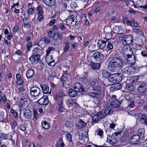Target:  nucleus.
<instances>
[{"label": "nucleus", "mask_w": 147, "mask_h": 147, "mask_svg": "<svg viewBox=\"0 0 147 147\" xmlns=\"http://www.w3.org/2000/svg\"><path fill=\"white\" fill-rule=\"evenodd\" d=\"M26 76L28 79L32 78L34 75V72L32 69H29L26 74Z\"/></svg>", "instance_id": "obj_17"}, {"label": "nucleus", "mask_w": 147, "mask_h": 147, "mask_svg": "<svg viewBox=\"0 0 147 147\" xmlns=\"http://www.w3.org/2000/svg\"><path fill=\"white\" fill-rule=\"evenodd\" d=\"M43 40L46 44H49L50 42V39L47 37L44 38Z\"/></svg>", "instance_id": "obj_59"}, {"label": "nucleus", "mask_w": 147, "mask_h": 147, "mask_svg": "<svg viewBox=\"0 0 147 147\" xmlns=\"http://www.w3.org/2000/svg\"><path fill=\"white\" fill-rule=\"evenodd\" d=\"M98 94L97 92H90L88 93V95L92 97H96Z\"/></svg>", "instance_id": "obj_41"}, {"label": "nucleus", "mask_w": 147, "mask_h": 147, "mask_svg": "<svg viewBox=\"0 0 147 147\" xmlns=\"http://www.w3.org/2000/svg\"><path fill=\"white\" fill-rule=\"evenodd\" d=\"M107 141L110 144H113L117 142V140L116 138L113 135L108 138Z\"/></svg>", "instance_id": "obj_22"}, {"label": "nucleus", "mask_w": 147, "mask_h": 147, "mask_svg": "<svg viewBox=\"0 0 147 147\" xmlns=\"http://www.w3.org/2000/svg\"><path fill=\"white\" fill-rule=\"evenodd\" d=\"M67 140L70 142L72 141V138L71 135L69 133L66 135V136Z\"/></svg>", "instance_id": "obj_60"}, {"label": "nucleus", "mask_w": 147, "mask_h": 147, "mask_svg": "<svg viewBox=\"0 0 147 147\" xmlns=\"http://www.w3.org/2000/svg\"><path fill=\"white\" fill-rule=\"evenodd\" d=\"M141 54L142 56L144 57H147V52L146 51H142L141 52Z\"/></svg>", "instance_id": "obj_64"}, {"label": "nucleus", "mask_w": 147, "mask_h": 147, "mask_svg": "<svg viewBox=\"0 0 147 147\" xmlns=\"http://www.w3.org/2000/svg\"><path fill=\"white\" fill-rule=\"evenodd\" d=\"M125 60L128 64L130 65H134L135 64L136 57L133 53L127 54L124 55Z\"/></svg>", "instance_id": "obj_2"}, {"label": "nucleus", "mask_w": 147, "mask_h": 147, "mask_svg": "<svg viewBox=\"0 0 147 147\" xmlns=\"http://www.w3.org/2000/svg\"><path fill=\"white\" fill-rule=\"evenodd\" d=\"M132 31L133 32H134L138 34H139L142 36H144V33L140 29L135 28L133 29Z\"/></svg>", "instance_id": "obj_34"}, {"label": "nucleus", "mask_w": 147, "mask_h": 147, "mask_svg": "<svg viewBox=\"0 0 147 147\" xmlns=\"http://www.w3.org/2000/svg\"><path fill=\"white\" fill-rule=\"evenodd\" d=\"M32 112L29 109L25 110L24 114V116L25 118L27 119H30L32 117Z\"/></svg>", "instance_id": "obj_16"}, {"label": "nucleus", "mask_w": 147, "mask_h": 147, "mask_svg": "<svg viewBox=\"0 0 147 147\" xmlns=\"http://www.w3.org/2000/svg\"><path fill=\"white\" fill-rule=\"evenodd\" d=\"M64 144L62 139L58 140L56 144V147H64Z\"/></svg>", "instance_id": "obj_33"}, {"label": "nucleus", "mask_w": 147, "mask_h": 147, "mask_svg": "<svg viewBox=\"0 0 147 147\" xmlns=\"http://www.w3.org/2000/svg\"><path fill=\"white\" fill-rule=\"evenodd\" d=\"M69 43L68 41H67L65 43V47L64 48V51L65 53L67 51L68 49L69 48Z\"/></svg>", "instance_id": "obj_50"}, {"label": "nucleus", "mask_w": 147, "mask_h": 147, "mask_svg": "<svg viewBox=\"0 0 147 147\" xmlns=\"http://www.w3.org/2000/svg\"><path fill=\"white\" fill-rule=\"evenodd\" d=\"M133 41V38L130 35H125L123 37L122 42L125 45H131Z\"/></svg>", "instance_id": "obj_4"}, {"label": "nucleus", "mask_w": 147, "mask_h": 147, "mask_svg": "<svg viewBox=\"0 0 147 147\" xmlns=\"http://www.w3.org/2000/svg\"><path fill=\"white\" fill-rule=\"evenodd\" d=\"M16 83L17 85L21 86L23 84L24 82L22 76L20 74L16 75Z\"/></svg>", "instance_id": "obj_10"}, {"label": "nucleus", "mask_w": 147, "mask_h": 147, "mask_svg": "<svg viewBox=\"0 0 147 147\" xmlns=\"http://www.w3.org/2000/svg\"><path fill=\"white\" fill-rule=\"evenodd\" d=\"M54 49V48L51 47H49L47 50L46 55H49L51 51Z\"/></svg>", "instance_id": "obj_52"}, {"label": "nucleus", "mask_w": 147, "mask_h": 147, "mask_svg": "<svg viewBox=\"0 0 147 147\" xmlns=\"http://www.w3.org/2000/svg\"><path fill=\"white\" fill-rule=\"evenodd\" d=\"M40 94V88L37 86H33L31 88L30 90V94L31 96L33 97L39 96Z\"/></svg>", "instance_id": "obj_5"}, {"label": "nucleus", "mask_w": 147, "mask_h": 147, "mask_svg": "<svg viewBox=\"0 0 147 147\" xmlns=\"http://www.w3.org/2000/svg\"><path fill=\"white\" fill-rule=\"evenodd\" d=\"M81 81L84 83H86L88 82V80L87 78V74H85L83 77L81 78Z\"/></svg>", "instance_id": "obj_47"}, {"label": "nucleus", "mask_w": 147, "mask_h": 147, "mask_svg": "<svg viewBox=\"0 0 147 147\" xmlns=\"http://www.w3.org/2000/svg\"><path fill=\"white\" fill-rule=\"evenodd\" d=\"M69 78L68 77H62L61 80L63 81V84L64 86H66L67 85H69Z\"/></svg>", "instance_id": "obj_28"}, {"label": "nucleus", "mask_w": 147, "mask_h": 147, "mask_svg": "<svg viewBox=\"0 0 147 147\" xmlns=\"http://www.w3.org/2000/svg\"><path fill=\"white\" fill-rule=\"evenodd\" d=\"M74 90L77 92H82L84 91L83 86L80 83H78L75 84L74 86Z\"/></svg>", "instance_id": "obj_11"}, {"label": "nucleus", "mask_w": 147, "mask_h": 147, "mask_svg": "<svg viewBox=\"0 0 147 147\" xmlns=\"http://www.w3.org/2000/svg\"><path fill=\"white\" fill-rule=\"evenodd\" d=\"M123 23L125 24H126L127 25L132 26V23L131 22H130L128 20V18L127 17H125L123 18Z\"/></svg>", "instance_id": "obj_38"}, {"label": "nucleus", "mask_w": 147, "mask_h": 147, "mask_svg": "<svg viewBox=\"0 0 147 147\" xmlns=\"http://www.w3.org/2000/svg\"><path fill=\"white\" fill-rule=\"evenodd\" d=\"M48 35L49 37L51 38H53L55 35V32H54L52 30H50L48 32Z\"/></svg>", "instance_id": "obj_49"}, {"label": "nucleus", "mask_w": 147, "mask_h": 147, "mask_svg": "<svg viewBox=\"0 0 147 147\" xmlns=\"http://www.w3.org/2000/svg\"><path fill=\"white\" fill-rule=\"evenodd\" d=\"M105 36L106 39L107 40H110L112 38V34L110 32H108L106 34Z\"/></svg>", "instance_id": "obj_51"}, {"label": "nucleus", "mask_w": 147, "mask_h": 147, "mask_svg": "<svg viewBox=\"0 0 147 147\" xmlns=\"http://www.w3.org/2000/svg\"><path fill=\"white\" fill-rule=\"evenodd\" d=\"M49 102V100L47 96H44L37 101V103L40 105H46Z\"/></svg>", "instance_id": "obj_9"}, {"label": "nucleus", "mask_w": 147, "mask_h": 147, "mask_svg": "<svg viewBox=\"0 0 147 147\" xmlns=\"http://www.w3.org/2000/svg\"><path fill=\"white\" fill-rule=\"evenodd\" d=\"M28 13L31 15H32L34 12V11L33 8L32 7L28 8Z\"/></svg>", "instance_id": "obj_58"}, {"label": "nucleus", "mask_w": 147, "mask_h": 147, "mask_svg": "<svg viewBox=\"0 0 147 147\" xmlns=\"http://www.w3.org/2000/svg\"><path fill=\"white\" fill-rule=\"evenodd\" d=\"M97 115L100 119L103 118L106 116L104 112L103 113L102 111L99 112Z\"/></svg>", "instance_id": "obj_43"}, {"label": "nucleus", "mask_w": 147, "mask_h": 147, "mask_svg": "<svg viewBox=\"0 0 147 147\" xmlns=\"http://www.w3.org/2000/svg\"><path fill=\"white\" fill-rule=\"evenodd\" d=\"M121 72L124 74H128L127 67H126L121 69Z\"/></svg>", "instance_id": "obj_61"}, {"label": "nucleus", "mask_w": 147, "mask_h": 147, "mask_svg": "<svg viewBox=\"0 0 147 147\" xmlns=\"http://www.w3.org/2000/svg\"><path fill=\"white\" fill-rule=\"evenodd\" d=\"M140 120L142 123L145 124L147 125V117L146 115L142 114Z\"/></svg>", "instance_id": "obj_26"}, {"label": "nucleus", "mask_w": 147, "mask_h": 147, "mask_svg": "<svg viewBox=\"0 0 147 147\" xmlns=\"http://www.w3.org/2000/svg\"><path fill=\"white\" fill-rule=\"evenodd\" d=\"M99 117L97 115H94L92 118V121L94 123H96L98 122V120Z\"/></svg>", "instance_id": "obj_54"}, {"label": "nucleus", "mask_w": 147, "mask_h": 147, "mask_svg": "<svg viewBox=\"0 0 147 147\" xmlns=\"http://www.w3.org/2000/svg\"><path fill=\"white\" fill-rule=\"evenodd\" d=\"M122 86L121 84L119 83H115L114 84H113L112 87L111 88V90H113L112 89L113 88L114 90H118L121 89V88Z\"/></svg>", "instance_id": "obj_25"}, {"label": "nucleus", "mask_w": 147, "mask_h": 147, "mask_svg": "<svg viewBox=\"0 0 147 147\" xmlns=\"http://www.w3.org/2000/svg\"><path fill=\"white\" fill-rule=\"evenodd\" d=\"M120 28L118 26H115L113 28V32L116 34L118 33L119 32Z\"/></svg>", "instance_id": "obj_48"}, {"label": "nucleus", "mask_w": 147, "mask_h": 147, "mask_svg": "<svg viewBox=\"0 0 147 147\" xmlns=\"http://www.w3.org/2000/svg\"><path fill=\"white\" fill-rule=\"evenodd\" d=\"M125 87L127 90H129L130 91H132L135 90L134 86L131 83L127 84Z\"/></svg>", "instance_id": "obj_32"}, {"label": "nucleus", "mask_w": 147, "mask_h": 147, "mask_svg": "<svg viewBox=\"0 0 147 147\" xmlns=\"http://www.w3.org/2000/svg\"><path fill=\"white\" fill-rule=\"evenodd\" d=\"M77 92L73 90L72 88H70L68 90V94L71 97H74L77 95Z\"/></svg>", "instance_id": "obj_29"}, {"label": "nucleus", "mask_w": 147, "mask_h": 147, "mask_svg": "<svg viewBox=\"0 0 147 147\" xmlns=\"http://www.w3.org/2000/svg\"><path fill=\"white\" fill-rule=\"evenodd\" d=\"M42 49L41 48H39L38 47L35 48L32 51L33 54L35 55H40V54L42 53Z\"/></svg>", "instance_id": "obj_23"}, {"label": "nucleus", "mask_w": 147, "mask_h": 147, "mask_svg": "<svg viewBox=\"0 0 147 147\" xmlns=\"http://www.w3.org/2000/svg\"><path fill=\"white\" fill-rule=\"evenodd\" d=\"M90 65L93 69H97L100 68V65L98 63H95L94 62H91Z\"/></svg>", "instance_id": "obj_27"}, {"label": "nucleus", "mask_w": 147, "mask_h": 147, "mask_svg": "<svg viewBox=\"0 0 147 147\" xmlns=\"http://www.w3.org/2000/svg\"><path fill=\"white\" fill-rule=\"evenodd\" d=\"M113 110L111 107H108L106 108L104 111L106 115L112 114L113 112Z\"/></svg>", "instance_id": "obj_24"}, {"label": "nucleus", "mask_w": 147, "mask_h": 147, "mask_svg": "<svg viewBox=\"0 0 147 147\" xmlns=\"http://www.w3.org/2000/svg\"><path fill=\"white\" fill-rule=\"evenodd\" d=\"M90 85L94 90L99 92L101 89L100 86L99 85L98 81L96 79H93L90 83Z\"/></svg>", "instance_id": "obj_6"}, {"label": "nucleus", "mask_w": 147, "mask_h": 147, "mask_svg": "<svg viewBox=\"0 0 147 147\" xmlns=\"http://www.w3.org/2000/svg\"><path fill=\"white\" fill-rule=\"evenodd\" d=\"M19 28L18 26L15 25L13 28V31L14 33H16L19 30Z\"/></svg>", "instance_id": "obj_63"}, {"label": "nucleus", "mask_w": 147, "mask_h": 147, "mask_svg": "<svg viewBox=\"0 0 147 147\" xmlns=\"http://www.w3.org/2000/svg\"><path fill=\"white\" fill-rule=\"evenodd\" d=\"M26 97L27 96L24 94H22L20 102L21 103H24V104H26L27 103V99L26 98Z\"/></svg>", "instance_id": "obj_36"}, {"label": "nucleus", "mask_w": 147, "mask_h": 147, "mask_svg": "<svg viewBox=\"0 0 147 147\" xmlns=\"http://www.w3.org/2000/svg\"><path fill=\"white\" fill-rule=\"evenodd\" d=\"M32 43L31 42H29L27 43L26 45V48L28 52H30V49L32 47Z\"/></svg>", "instance_id": "obj_53"}, {"label": "nucleus", "mask_w": 147, "mask_h": 147, "mask_svg": "<svg viewBox=\"0 0 147 147\" xmlns=\"http://www.w3.org/2000/svg\"><path fill=\"white\" fill-rule=\"evenodd\" d=\"M108 69L111 71L115 72L117 69L123 66V60L120 58L111 57L108 58Z\"/></svg>", "instance_id": "obj_1"}, {"label": "nucleus", "mask_w": 147, "mask_h": 147, "mask_svg": "<svg viewBox=\"0 0 147 147\" xmlns=\"http://www.w3.org/2000/svg\"><path fill=\"white\" fill-rule=\"evenodd\" d=\"M103 77L105 78H108L110 76V74L107 70H103L102 71Z\"/></svg>", "instance_id": "obj_37"}, {"label": "nucleus", "mask_w": 147, "mask_h": 147, "mask_svg": "<svg viewBox=\"0 0 147 147\" xmlns=\"http://www.w3.org/2000/svg\"><path fill=\"white\" fill-rule=\"evenodd\" d=\"M37 10L38 12V14H43V11H42V8L40 7H37Z\"/></svg>", "instance_id": "obj_57"}, {"label": "nucleus", "mask_w": 147, "mask_h": 147, "mask_svg": "<svg viewBox=\"0 0 147 147\" xmlns=\"http://www.w3.org/2000/svg\"><path fill=\"white\" fill-rule=\"evenodd\" d=\"M127 67V71L128 74H134L135 72V68L132 66H128Z\"/></svg>", "instance_id": "obj_31"}, {"label": "nucleus", "mask_w": 147, "mask_h": 147, "mask_svg": "<svg viewBox=\"0 0 147 147\" xmlns=\"http://www.w3.org/2000/svg\"><path fill=\"white\" fill-rule=\"evenodd\" d=\"M43 2L47 6H51L55 3V0H42Z\"/></svg>", "instance_id": "obj_21"}, {"label": "nucleus", "mask_w": 147, "mask_h": 147, "mask_svg": "<svg viewBox=\"0 0 147 147\" xmlns=\"http://www.w3.org/2000/svg\"><path fill=\"white\" fill-rule=\"evenodd\" d=\"M107 44V48L109 50H112L113 48V45L112 43L109 41L106 42Z\"/></svg>", "instance_id": "obj_44"}, {"label": "nucleus", "mask_w": 147, "mask_h": 147, "mask_svg": "<svg viewBox=\"0 0 147 147\" xmlns=\"http://www.w3.org/2000/svg\"><path fill=\"white\" fill-rule=\"evenodd\" d=\"M137 90L139 93H143L147 90V84L143 82L138 81L137 84Z\"/></svg>", "instance_id": "obj_3"}, {"label": "nucleus", "mask_w": 147, "mask_h": 147, "mask_svg": "<svg viewBox=\"0 0 147 147\" xmlns=\"http://www.w3.org/2000/svg\"><path fill=\"white\" fill-rule=\"evenodd\" d=\"M45 59L47 63L49 65L52 66L54 65V60L51 56L46 55Z\"/></svg>", "instance_id": "obj_14"}, {"label": "nucleus", "mask_w": 147, "mask_h": 147, "mask_svg": "<svg viewBox=\"0 0 147 147\" xmlns=\"http://www.w3.org/2000/svg\"><path fill=\"white\" fill-rule=\"evenodd\" d=\"M33 117L36 119H37L38 116V113L37 111L35 109L33 110Z\"/></svg>", "instance_id": "obj_62"}, {"label": "nucleus", "mask_w": 147, "mask_h": 147, "mask_svg": "<svg viewBox=\"0 0 147 147\" xmlns=\"http://www.w3.org/2000/svg\"><path fill=\"white\" fill-rule=\"evenodd\" d=\"M106 42L107 41L102 40H99L97 42V45L99 49H103L106 46Z\"/></svg>", "instance_id": "obj_20"}, {"label": "nucleus", "mask_w": 147, "mask_h": 147, "mask_svg": "<svg viewBox=\"0 0 147 147\" xmlns=\"http://www.w3.org/2000/svg\"><path fill=\"white\" fill-rule=\"evenodd\" d=\"M66 102L69 106H71L74 103H76L75 99L71 98L67 99L66 101Z\"/></svg>", "instance_id": "obj_30"}, {"label": "nucleus", "mask_w": 147, "mask_h": 147, "mask_svg": "<svg viewBox=\"0 0 147 147\" xmlns=\"http://www.w3.org/2000/svg\"><path fill=\"white\" fill-rule=\"evenodd\" d=\"M145 131L143 128H140L138 131V133L142 137H144L145 135Z\"/></svg>", "instance_id": "obj_45"}, {"label": "nucleus", "mask_w": 147, "mask_h": 147, "mask_svg": "<svg viewBox=\"0 0 147 147\" xmlns=\"http://www.w3.org/2000/svg\"><path fill=\"white\" fill-rule=\"evenodd\" d=\"M40 87L44 94H48L51 95V90H49V88L48 85L46 84H41Z\"/></svg>", "instance_id": "obj_15"}, {"label": "nucleus", "mask_w": 147, "mask_h": 147, "mask_svg": "<svg viewBox=\"0 0 147 147\" xmlns=\"http://www.w3.org/2000/svg\"><path fill=\"white\" fill-rule=\"evenodd\" d=\"M134 101H130L128 102V106L131 108H132L135 107V105L134 104Z\"/></svg>", "instance_id": "obj_55"}, {"label": "nucleus", "mask_w": 147, "mask_h": 147, "mask_svg": "<svg viewBox=\"0 0 147 147\" xmlns=\"http://www.w3.org/2000/svg\"><path fill=\"white\" fill-rule=\"evenodd\" d=\"M40 57V55H34L30 57L29 58V60L32 64H35L38 63Z\"/></svg>", "instance_id": "obj_13"}, {"label": "nucleus", "mask_w": 147, "mask_h": 147, "mask_svg": "<svg viewBox=\"0 0 147 147\" xmlns=\"http://www.w3.org/2000/svg\"><path fill=\"white\" fill-rule=\"evenodd\" d=\"M66 22L67 23V24L68 25H71L72 26H74L76 25V24L74 23V22L71 21V20L69 18L67 19H66Z\"/></svg>", "instance_id": "obj_40"}, {"label": "nucleus", "mask_w": 147, "mask_h": 147, "mask_svg": "<svg viewBox=\"0 0 147 147\" xmlns=\"http://www.w3.org/2000/svg\"><path fill=\"white\" fill-rule=\"evenodd\" d=\"M7 136L6 134H0V138L3 140L7 139Z\"/></svg>", "instance_id": "obj_56"}, {"label": "nucleus", "mask_w": 147, "mask_h": 147, "mask_svg": "<svg viewBox=\"0 0 147 147\" xmlns=\"http://www.w3.org/2000/svg\"><path fill=\"white\" fill-rule=\"evenodd\" d=\"M122 51L124 57V55H125L132 54L133 53V51L128 46H126V45L123 47Z\"/></svg>", "instance_id": "obj_12"}, {"label": "nucleus", "mask_w": 147, "mask_h": 147, "mask_svg": "<svg viewBox=\"0 0 147 147\" xmlns=\"http://www.w3.org/2000/svg\"><path fill=\"white\" fill-rule=\"evenodd\" d=\"M77 16H75L74 15H71L69 17V18L71 20V21L74 22V23L76 24V25H77L78 23V20L77 18Z\"/></svg>", "instance_id": "obj_35"}, {"label": "nucleus", "mask_w": 147, "mask_h": 147, "mask_svg": "<svg viewBox=\"0 0 147 147\" xmlns=\"http://www.w3.org/2000/svg\"><path fill=\"white\" fill-rule=\"evenodd\" d=\"M140 140V137L137 134H135L130 137L129 142L131 144H136L139 142Z\"/></svg>", "instance_id": "obj_7"}, {"label": "nucleus", "mask_w": 147, "mask_h": 147, "mask_svg": "<svg viewBox=\"0 0 147 147\" xmlns=\"http://www.w3.org/2000/svg\"><path fill=\"white\" fill-rule=\"evenodd\" d=\"M43 127L45 129H48L50 127V125L48 122L44 121L42 123Z\"/></svg>", "instance_id": "obj_46"}, {"label": "nucleus", "mask_w": 147, "mask_h": 147, "mask_svg": "<svg viewBox=\"0 0 147 147\" xmlns=\"http://www.w3.org/2000/svg\"><path fill=\"white\" fill-rule=\"evenodd\" d=\"M121 104V102L117 99H115L113 101L111 102V105L113 107L117 108L120 106Z\"/></svg>", "instance_id": "obj_19"}, {"label": "nucleus", "mask_w": 147, "mask_h": 147, "mask_svg": "<svg viewBox=\"0 0 147 147\" xmlns=\"http://www.w3.org/2000/svg\"><path fill=\"white\" fill-rule=\"evenodd\" d=\"M108 80L111 82L115 83L116 80L114 77V74L110 75V76L108 77Z\"/></svg>", "instance_id": "obj_39"}, {"label": "nucleus", "mask_w": 147, "mask_h": 147, "mask_svg": "<svg viewBox=\"0 0 147 147\" xmlns=\"http://www.w3.org/2000/svg\"><path fill=\"white\" fill-rule=\"evenodd\" d=\"M86 125V123L82 120H80L78 123L76 125V127L78 129H82Z\"/></svg>", "instance_id": "obj_18"}, {"label": "nucleus", "mask_w": 147, "mask_h": 147, "mask_svg": "<svg viewBox=\"0 0 147 147\" xmlns=\"http://www.w3.org/2000/svg\"><path fill=\"white\" fill-rule=\"evenodd\" d=\"M55 99L56 100L59 106H61L63 104V102L61 98H60L59 96H57L55 97Z\"/></svg>", "instance_id": "obj_42"}, {"label": "nucleus", "mask_w": 147, "mask_h": 147, "mask_svg": "<svg viewBox=\"0 0 147 147\" xmlns=\"http://www.w3.org/2000/svg\"><path fill=\"white\" fill-rule=\"evenodd\" d=\"M94 60L98 61H102L104 59V56L102 54L99 52H96L93 55Z\"/></svg>", "instance_id": "obj_8"}]
</instances>
